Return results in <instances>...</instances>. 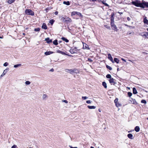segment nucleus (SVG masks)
<instances>
[{
	"mask_svg": "<svg viewBox=\"0 0 148 148\" xmlns=\"http://www.w3.org/2000/svg\"><path fill=\"white\" fill-rule=\"evenodd\" d=\"M133 5L136 6L144 8L145 7H148V2H146L143 1L142 2H140L138 1H133L132 2Z\"/></svg>",
	"mask_w": 148,
	"mask_h": 148,
	"instance_id": "f257e3e1",
	"label": "nucleus"
},
{
	"mask_svg": "<svg viewBox=\"0 0 148 148\" xmlns=\"http://www.w3.org/2000/svg\"><path fill=\"white\" fill-rule=\"evenodd\" d=\"M106 77L107 78L109 79L108 80L109 82L111 85H114L116 84V80L112 77L111 76L110 74H107L106 75Z\"/></svg>",
	"mask_w": 148,
	"mask_h": 148,
	"instance_id": "f03ea898",
	"label": "nucleus"
},
{
	"mask_svg": "<svg viewBox=\"0 0 148 148\" xmlns=\"http://www.w3.org/2000/svg\"><path fill=\"white\" fill-rule=\"evenodd\" d=\"M25 13L27 15H30L32 16L34 15V12L31 10L27 9L25 10Z\"/></svg>",
	"mask_w": 148,
	"mask_h": 148,
	"instance_id": "7ed1b4c3",
	"label": "nucleus"
},
{
	"mask_svg": "<svg viewBox=\"0 0 148 148\" xmlns=\"http://www.w3.org/2000/svg\"><path fill=\"white\" fill-rule=\"evenodd\" d=\"M111 25L112 29L116 32L118 31V29H117L116 26L114 25V23L113 22H111Z\"/></svg>",
	"mask_w": 148,
	"mask_h": 148,
	"instance_id": "20e7f679",
	"label": "nucleus"
},
{
	"mask_svg": "<svg viewBox=\"0 0 148 148\" xmlns=\"http://www.w3.org/2000/svg\"><path fill=\"white\" fill-rule=\"evenodd\" d=\"M83 48L84 49H89V48L88 45L85 43L83 42Z\"/></svg>",
	"mask_w": 148,
	"mask_h": 148,
	"instance_id": "39448f33",
	"label": "nucleus"
},
{
	"mask_svg": "<svg viewBox=\"0 0 148 148\" xmlns=\"http://www.w3.org/2000/svg\"><path fill=\"white\" fill-rule=\"evenodd\" d=\"M108 58L112 62V63H114V61L113 60V59L111 56V55L110 53L108 54Z\"/></svg>",
	"mask_w": 148,
	"mask_h": 148,
	"instance_id": "423d86ee",
	"label": "nucleus"
},
{
	"mask_svg": "<svg viewBox=\"0 0 148 148\" xmlns=\"http://www.w3.org/2000/svg\"><path fill=\"white\" fill-rule=\"evenodd\" d=\"M144 23L147 25H148V20L147 19V18L145 17L143 20Z\"/></svg>",
	"mask_w": 148,
	"mask_h": 148,
	"instance_id": "0eeeda50",
	"label": "nucleus"
},
{
	"mask_svg": "<svg viewBox=\"0 0 148 148\" xmlns=\"http://www.w3.org/2000/svg\"><path fill=\"white\" fill-rule=\"evenodd\" d=\"M146 32H142L140 33L139 34V35L142 36L143 38H145V35H146Z\"/></svg>",
	"mask_w": 148,
	"mask_h": 148,
	"instance_id": "6e6552de",
	"label": "nucleus"
},
{
	"mask_svg": "<svg viewBox=\"0 0 148 148\" xmlns=\"http://www.w3.org/2000/svg\"><path fill=\"white\" fill-rule=\"evenodd\" d=\"M66 72L68 73L72 74L73 73V69H66Z\"/></svg>",
	"mask_w": 148,
	"mask_h": 148,
	"instance_id": "1a4fd4ad",
	"label": "nucleus"
},
{
	"mask_svg": "<svg viewBox=\"0 0 148 148\" xmlns=\"http://www.w3.org/2000/svg\"><path fill=\"white\" fill-rule=\"evenodd\" d=\"M53 52L52 51H47L45 53V54L46 55H50L51 54L53 53Z\"/></svg>",
	"mask_w": 148,
	"mask_h": 148,
	"instance_id": "9d476101",
	"label": "nucleus"
},
{
	"mask_svg": "<svg viewBox=\"0 0 148 148\" xmlns=\"http://www.w3.org/2000/svg\"><path fill=\"white\" fill-rule=\"evenodd\" d=\"M8 69H5L3 73H2V74L1 75V77H3V76L6 73H7L8 71L7 70H8Z\"/></svg>",
	"mask_w": 148,
	"mask_h": 148,
	"instance_id": "9b49d317",
	"label": "nucleus"
},
{
	"mask_svg": "<svg viewBox=\"0 0 148 148\" xmlns=\"http://www.w3.org/2000/svg\"><path fill=\"white\" fill-rule=\"evenodd\" d=\"M45 40L48 43H49L52 42L51 40H50L49 38H45Z\"/></svg>",
	"mask_w": 148,
	"mask_h": 148,
	"instance_id": "f8f14e48",
	"label": "nucleus"
},
{
	"mask_svg": "<svg viewBox=\"0 0 148 148\" xmlns=\"http://www.w3.org/2000/svg\"><path fill=\"white\" fill-rule=\"evenodd\" d=\"M135 130L137 132H139L140 131V128L139 126H136L134 128Z\"/></svg>",
	"mask_w": 148,
	"mask_h": 148,
	"instance_id": "ddd939ff",
	"label": "nucleus"
},
{
	"mask_svg": "<svg viewBox=\"0 0 148 148\" xmlns=\"http://www.w3.org/2000/svg\"><path fill=\"white\" fill-rule=\"evenodd\" d=\"M127 137L130 139H133V135L131 134H129L127 135Z\"/></svg>",
	"mask_w": 148,
	"mask_h": 148,
	"instance_id": "4468645a",
	"label": "nucleus"
},
{
	"mask_svg": "<svg viewBox=\"0 0 148 148\" xmlns=\"http://www.w3.org/2000/svg\"><path fill=\"white\" fill-rule=\"evenodd\" d=\"M88 108L90 109H95L96 108V107L94 106H88Z\"/></svg>",
	"mask_w": 148,
	"mask_h": 148,
	"instance_id": "2eb2a0df",
	"label": "nucleus"
},
{
	"mask_svg": "<svg viewBox=\"0 0 148 148\" xmlns=\"http://www.w3.org/2000/svg\"><path fill=\"white\" fill-rule=\"evenodd\" d=\"M102 85L104 86L105 88H107V84L106 82H102Z\"/></svg>",
	"mask_w": 148,
	"mask_h": 148,
	"instance_id": "dca6fc26",
	"label": "nucleus"
},
{
	"mask_svg": "<svg viewBox=\"0 0 148 148\" xmlns=\"http://www.w3.org/2000/svg\"><path fill=\"white\" fill-rule=\"evenodd\" d=\"M133 93L135 94L137 93L136 90L135 88H133Z\"/></svg>",
	"mask_w": 148,
	"mask_h": 148,
	"instance_id": "f3484780",
	"label": "nucleus"
},
{
	"mask_svg": "<svg viewBox=\"0 0 148 148\" xmlns=\"http://www.w3.org/2000/svg\"><path fill=\"white\" fill-rule=\"evenodd\" d=\"M42 28L45 29H47V27L46 26V25L45 24V23H43V25L42 26Z\"/></svg>",
	"mask_w": 148,
	"mask_h": 148,
	"instance_id": "a211bd4d",
	"label": "nucleus"
},
{
	"mask_svg": "<svg viewBox=\"0 0 148 148\" xmlns=\"http://www.w3.org/2000/svg\"><path fill=\"white\" fill-rule=\"evenodd\" d=\"M73 73H79V71L77 69H73Z\"/></svg>",
	"mask_w": 148,
	"mask_h": 148,
	"instance_id": "6ab92c4d",
	"label": "nucleus"
},
{
	"mask_svg": "<svg viewBox=\"0 0 148 148\" xmlns=\"http://www.w3.org/2000/svg\"><path fill=\"white\" fill-rule=\"evenodd\" d=\"M57 52L58 53H60L63 55L65 54V53L64 52L60 50H57Z\"/></svg>",
	"mask_w": 148,
	"mask_h": 148,
	"instance_id": "aec40b11",
	"label": "nucleus"
},
{
	"mask_svg": "<svg viewBox=\"0 0 148 148\" xmlns=\"http://www.w3.org/2000/svg\"><path fill=\"white\" fill-rule=\"evenodd\" d=\"M63 4H66L68 5H69L70 4V2L69 1H64L63 2Z\"/></svg>",
	"mask_w": 148,
	"mask_h": 148,
	"instance_id": "412c9836",
	"label": "nucleus"
},
{
	"mask_svg": "<svg viewBox=\"0 0 148 148\" xmlns=\"http://www.w3.org/2000/svg\"><path fill=\"white\" fill-rule=\"evenodd\" d=\"M61 39L65 41L66 42H69V40L64 37H62Z\"/></svg>",
	"mask_w": 148,
	"mask_h": 148,
	"instance_id": "4be33fe9",
	"label": "nucleus"
},
{
	"mask_svg": "<svg viewBox=\"0 0 148 148\" xmlns=\"http://www.w3.org/2000/svg\"><path fill=\"white\" fill-rule=\"evenodd\" d=\"M76 15L79 16L80 17L82 18L83 17L82 15V14L79 12H77Z\"/></svg>",
	"mask_w": 148,
	"mask_h": 148,
	"instance_id": "5701e85b",
	"label": "nucleus"
},
{
	"mask_svg": "<svg viewBox=\"0 0 148 148\" xmlns=\"http://www.w3.org/2000/svg\"><path fill=\"white\" fill-rule=\"evenodd\" d=\"M21 66V64H18L14 65V68H17Z\"/></svg>",
	"mask_w": 148,
	"mask_h": 148,
	"instance_id": "b1692460",
	"label": "nucleus"
},
{
	"mask_svg": "<svg viewBox=\"0 0 148 148\" xmlns=\"http://www.w3.org/2000/svg\"><path fill=\"white\" fill-rule=\"evenodd\" d=\"M114 62H116L117 63H118L119 61V59L118 58H114Z\"/></svg>",
	"mask_w": 148,
	"mask_h": 148,
	"instance_id": "393cba45",
	"label": "nucleus"
},
{
	"mask_svg": "<svg viewBox=\"0 0 148 148\" xmlns=\"http://www.w3.org/2000/svg\"><path fill=\"white\" fill-rule=\"evenodd\" d=\"M77 12L74 11L71 12V15L72 16L75 15H76Z\"/></svg>",
	"mask_w": 148,
	"mask_h": 148,
	"instance_id": "a878e982",
	"label": "nucleus"
},
{
	"mask_svg": "<svg viewBox=\"0 0 148 148\" xmlns=\"http://www.w3.org/2000/svg\"><path fill=\"white\" fill-rule=\"evenodd\" d=\"M47 97V95L44 94L43 95L42 99H45Z\"/></svg>",
	"mask_w": 148,
	"mask_h": 148,
	"instance_id": "bb28decb",
	"label": "nucleus"
},
{
	"mask_svg": "<svg viewBox=\"0 0 148 148\" xmlns=\"http://www.w3.org/2000/svg\"><path fill=\"white\" fill-rule=\"evenodd\" d=\"M53 44L55 45H57L58 44L57 40H54L53 41Z\"/></svg>",
	"mask_w": 148,
	"mask_h": 148,
	"instance_id": "cd10ccee",
	"label": "nucleus"
},
{
	"mask_svg": "<svg viewBox=\"0 0 148 148\" xmlns=\"http://www.w3.org/2000/svg\"><path fill=\"white\" fill-rule=\"evenodd\" d=\"M14 0H9L8 1V3L10 4H11L14 2Z\"/></svg>",
	"mask_w": 148,
	"mask_h": 148,
	"instance_id": "c85d7f7f",
	"label": "nucleus"
},
{
	"mask_svg": "<svg viewBox=\"0 0 148 148\" xmlns=\"http://www.w3.org/2000/svg\"><path fill=\"white\" fill-rule=\"evenodd\" d=\"M65 18L64 17H62L61 19V20L62 21L64 22H65L66 21V20H65Z\"/></svg>",
	"mask_w": 148,
	"mask_h": 148,
	"instance_id": "c756f323",
	"label": "nucleus"
},
{
	"mask_svg": "<svg viewBox=\"0 0 148 148\" xmlns=\"http://www.w3.org/2000/svg\"><path fill=\"white\" fill-rule=\"evenodd\" d=\"M31 84V82L29 81H27L25 82V84L27 85H28Z\"/></svg>",
	"mask_w": 148,
	"mask_h": 148,
	"instance_id": "7c9ffc66",
	"label": "nucleus"
},
{
	"mask_svg": "<svg viewBox=\"0 0 148 148\" xmlns=\"http://www.w3.org/2000/svg\"><path fill=\"white\" fill-rule=\"evenodd\" d=\"M54 20H50L49 22L52 25L53 24V23L54 22Z\"/></svg>",
	"mask_w": 148,
	"mask_h": 148,
	"instance_id": "2f4dec72",
	"label": "nucleus"
},
{
	"mask_svg": "<svg viewBox=\"0 0 148 148\" xmlns=\"http://www.w3.org/2000/svg\"><path fill=\"white\" fill-rule=\"evenodd\" d=\"M106 67L107 69H108L110 70H111L112 69L111 67L110 66H109L108 65L106 66Z\"/></svg>",
	"mask_w": 148,
	"mask_h": 148,
	"instance_id": "473e14b6",
	"label": "nucleus"
},
{
	"mask_svg": "<svg viewBox=\"0 0 148 148\" xmlns=\"http://www.w3.org/2000/svg\"><path fill=\"white\" fill-rule=\"evenodd\" d=\"M115 105L117 107H120L121 106V105L118 103H116V104H115Z\"/></svg>",
	"mask_w": 148,
	"mask_h": 148,
	"instance_id": "72a5a7b5",
	"label": "nucleus"
},
{
	"mask_svg": "<svg viewBox=\"0 0 148 148\" xmlns=\"http://www.w3.org/2000/svg\"><path fill=\"white\" fill-rule=\"evenodd\" d=\"M141 102L144 104H146L147 103L146 101L145 100H142L141 101Z\"/></svg>",
	"mask_w": 148,
	"mask_h": 148,
	"instance_id": "f704fd0d",
	"label": "nucleus"
},
{
	"mask_svg": "<svg viewBox=\"0 0 148 148\" xmlns=\"http://www.w3.org/2000/svg\"><path fill=\"white\" fill-rule=\"evenodd\" d=\"M118 99L117 98H116L114 100V102L115 103V104H116V103H118Z\"/></svg>",
	"mask_w": 148,
	"mask_h": 148,
	"instance_id": "c9c22d12",
	"label": "nucleus"
},
{
	"mask_svg": "<svg viewBox=\"0 0 148 148\" xmlns=\"http://www.w3.org/2000/svg\"><path fill=\"white\" fill-rule=\"evenodd\" d=\"M132 94L131 92H129L128 93V95L129 97H131L132 96Z\"/></svg>",
	"mask_w": 148,
	"mask_h": 148,
	"instance_id": "e433bc0d",
	"label": "nucleus"
},
{
	"mask_svg": "<svg viewBox=\"0 0 148 148\" xmlns=\"http://www.w3.org/2000/svg\"><path fill=\"white\" fill-rule=\"evenodd\" d=\"M132 99L133 100V101L132 102V103H133V104H135V103H136V101H135V99Z\"/></svg>",
	"mask_w": 148,
	"mask_h": 148,
	"instance_id": "4c0bfd02",
	"label": "nucleus"
},
{
	"mask_svg": "<svg viewBox=\"0 0 148 148\" xmlns=\"http://www.w3.org/2000/svg\"><path fill=\"white\" fill-rule=\"evenodd\" d=\"M8 65V63L7 62H6L5 63L3 64V66H6Z\"/></svg>",
	"mask_w": 148,
	"mask_h": 148,
	"instance_id": "58836bf2",
	"label": "nucleus"
},
{
	"mask_svg": "<svg viewBox=\"0 0 148 148\" xmlns=\"http://www.w3.org/2000/svg\"><path fill=\"white\" fill-rule=\"evenodd\" d=\"M146 34H145L146 35H145V38H148V32H146Z\"/></svg>",
	"mask_w": 148,
	"mask_h": 148,
	"instance_id": "ea45409f",
	"label": "nucleus"
},
{
	"mask_svg": "<svg viewBox=\"0 0 148 148\" xmlns=\"http://www.w3.org/2000/svg\"><path fill=\"white\" fill-rule=\"evenodd\" d=\"M40 30V29L39 28H35L34 29V31H39Z\"/></svg>",
	"mask_w": 148,
	"mask_h": 148,
	"instance_id": "a19ab883",
	"label": "nucleus"
},
{
	"mask_svg": "<svg viewBox=\"0 0 148 148\" xmlns=\"http://www.w3.org/2000/svg\"><path fill=\"white\" fill-rule=\"evenodd\" d=\"M82 99L84 100H85L87 99L88 98V97H82Z\"/></svg>",
	"mask_w": 148,
	"mask_h": 148,
	"instance_id": "79ce46f5",
	"label": "nucleus"
},
{
	"mask_svg": "<svg viewBox=\"0 0 148 148\" xmlns=\"http://www.w3.org/2000/svg\"><path fill=\"white\" fill-rule=\"evenodd\" d=\"M88 61L89 62H93V60H92L89 58H88Z\"/></svg>",
	"mask_w": 148,
	"mask_h": 148,
	"instance_id": "37998d69",
	"label": "nucleus"
},
{
	"mask_svg": "<svg viewBox=\"0 0 148 148\" xmlns=\"http://www.w3.org/2000/svg\"><path fill=\"white\" fill-rule=\"evenodd\" d=\"M86 103H87L89 104L91 103V101L90 100H87L86 101Z\"/></svg>",
	"mask_w": 148,
	"mask_h": 148,
	"instance_id": "c03bdc74",
	"label": "nucleus"
},
{
	"mask_svg": "<svg viewBox=\"0 0 148 148\" xmlns=\"http://www.w3.org/2000/svg\"><path fill=\"white\" fill-rule=\"evenodd\" d=\"M17 146L15 145H14L11 147V148H16Z\"/></svg>",
	"mask_w": 148,
	"mask_h": 148,
	"instance_id": "a18cd8bd",
	"label": "nucleus"
},
{
	"mask_svg": "<svg viewBox=\"0 0 148 148\" xmlns=\"http://www.w3.org/2000/svg\"><path fill=\"white\" fill-rule=\"evenodd\" d=\"M111 22H113L114 23V19L113 17H111Z\"/></svg>",
	"mask_w": 148,
	"mask_h": 148,
	"instance_id": "49530a36",
	"label": "nucleus"
},
{
	"mask_svg": "<svg viewBox=\"0 0 148 148\" xmlns=\"http://www.w3.org/2000/svg\"><path fill=\"white\" fill-rule=\"evenodd\" d=\"M73 50H74V49H77V50H79V49H77V47H74V49H73Z\"/></svg>",
	"mask_w": 148,
	"mask_h": 148,
	"instance_id": "de8ad7c7",
	"label": "nucleus"
},
{
	"mask_svg": "<svg viewBox=\"0 0 148 148\" xmlns=\"http://www.w3.org/2000/svg\"><path fill=\"white\" fill-rule=\"evenodd\" d=\"M58 12H57V11H56V12H55V15H58Z\"/></svg>",
	"mask_w": 148,
	"mask_h": 148,
	"instance_id": "09e8293b",
	"label": "nucleus"
},
{
	"mask_svg": "<svg viewBox=\"0 0 148 148\" xmlns=\"http://www.w3.org/2000/svg\"><path fill=\"white\" fill-rule=\"evenodd\" d=\"M63 101L66 103H68V101L66 100H64Z\"/></svg>",
	"mask_w": 148,
	"mask_h": 148,
	"instance_id": "8fccbe9b",
	"label": "nucleus"
},
{
	"mask_svg": "<svg viewBox=\"0 0 148 148\" xmlns=\"http://www.w3.org/2000/svg\"><path fill=\"white\" fill-rule=\"evenodd\" d=\"M68 20H66V21H71V19L69 18H68Z\"/></svg>",
	"mask_w": 148,
	"mask_h": 148,
	"instance_id": "3c124183",
	"label": "nucleus"
},
{
	"mask_svg": "<svg viewBox=\"0 0 148 148\" xmlns=\"http://www.w3.org/2000/svg\"><path fill=\"white\" fill-rule=\"evenodd\" d=\"M70 148H78L77 147H72L71 146H69Z\"/></svg>",
	"mask_w": 148,
	"mask_h": 148,
	"instance_id": "603ef678",
	"label": "nucleus"
},
{
	"mask_svg": "<svg viewBox=\"0 0 148 148\" xmlns=\"http://www.w3.org/2000/svg\"><path fill=\"white\" fill-rule=\"evenodd\" d=\"M127 19L128 21H130L131 20V18H130L129 17H127Z\"/></svg>",
	"mask_w": 148,
	"mask_h": 148,
	"instance_id": "864d4df0",
	"label": "nucleus"
},
{
	"mask_svg": "<svg viewBox=\"0 0 148 148\" xmlns=\"http://www.w3.org/2000/svg\"><path fill=\"white\" fill-rule=\"evenodd\" d=\"M121 60H122L123 61H124V62H126V60H125V59H123V58H121Z\"/></svg>",
	"mask_w": 148,
	"mask_h": 148,
	"instance_id": "5fc2aeb1",
	"label": "nucleus"
},
{
	"mask_svg": "<svg viewBox=\"0 0 148 148\" xmlns=\"http://www.w3.org/2000/svg\"><path fill=\"white\" fill-rule=\"evenodd\" d=\"M54 71V69H51L50 71Z\"/></svg>",
	"mask_w": 148,
	"mask_h": 148,
	"instance_id": "6e6d98bb",
	"label": "nucleus"
},
{
	"mask_svg": "<svg viewBox=\"0 0 148 148\" xmlns=\"http://www.w3.org/2000/svg\"><path fill=\"white\" fill-rule=\"evenodd\" d=\"M118 13H119L120 14H123V13L122 12H119Z\"/></svg>",
	"mask_w": 148,
	"mask_h": 148,
	"instance_id": "4d7b16f0",
	"label": "nucleus"
},
{
	"mask_svg": "<svg viewBox=\"0 0 148 148\" xmlns=\"http://www.w3.org/2000/svg\"><path fill=\"white\" fill-rule=\"evenodd\" d=\"M107 28L109 29H110V27H107Z\"/></svg>",
	"mask_w": 148,
	"mask_h": 148,
	"instance_id": "13d9d810",
	"label": "nucleus"
},
{
	"mask_svg": "<svg viewBox=\"0 0 148 148\" xmlns=\"http://www.w3.org/2000/svg\"><path fill=\"white\" fill-rule=\"evenodd\" d=\"M90 148H94L92 146V147H90Z\"/></svg>",
	"mask_w": 148,
	"mask_h": 148,
	"instance_id": "bf43d9fd",
	"label": "nucleus"
},
{
	"mask_svg": "<svg viewBox=\"0 0 148 148\" xmlns=\"http://www.w3.org/2000/svg\"><path fill=\"white\" fill-rule=\"evenodd\" d=\"M99 112H101V110H100V109H99Z\"/></svg>",
	"mask_w": 148,
	"mask_h": 148,
	"instance_id": "052dcab7",
	"label": "nucleus"
},
{
	"mask_svg": "<svg viewBox=\"0 0 148 148\" xmlns=\"http://www.w3.org/2000/svg\"><path fill=\"white\" fill-rule=\"evenodd\" d=\"M92 1H96L97 0H92Z\"/></svg>",
	"mask_w": 148,
	"mask_h": 148,
	"instance_id": "680f3d73",
	"label": "nucleus"
},
{
	"mask_svg": "<svg viewBox=\"0 0 148 148\" xmlns=\"http://www.w3.org/2000/svg\"><path fill=\"white\" fill-rule=\"evenodd\" d=\"M113 15H114V14H113V15L112 14V16H111V17H113Z\"/></svg>",
	"mask_w": 148,
	"mask_h": 148,
	"instance_id": "e2e57ef3",
	"label": "nucleus"
},
{
	"mask_svg": "<svg viewBox=\"0 0 148 148\" xmlns=\"http://www.w3.org/2000/svg\"><path fill=\"white\" fill-rule=\"evenodd\" d=\"M129 61L132 62V61L131 60H129Z\"/></svg>",
	"mask_w": 148,
	"mask_h": 148,
	"instance_id": "0e129e2a",
	"label": "nucleus"
},
{
	"mask_svg": "<svg viewBox=\"0 0 148 148\" xmlns=\"http://www.w3.org/2000/svg\"><path fill=\"white\" fill-rule=\"evenodd\" d=\"M0 38H2V37H0Z\"/></svg>",
	"mask_w": 148,
	"mask_h": 148,
	"instance_id": "69168bd1",
	"label": "nucleus"
},
{
	"mask_svg": "<svg viewBox=\"0 0 148 148\" xmlns=\"http://www.w3.org/2000/svg\"><path fill=\"white\" fill-rule=\"evenodd\" d=\"M23 35H25V34L24 33H23Z\"/></svg>",
	"mask_w": 148,
	"mask_h": 148,
	"instance_id": "338daca9",
	"label": "nucleus"
},
{
	"mask_svg": "<svg viewBox=\"0 0 148 148\" xmlns=\"http://www.w3.org/2000/svg\"><path fill=\"white\" fill-rule=\"evenodd\" d=\"M46 10H48V9H47V8H46Z\"/></svg>",
	"mask_w": 148,
	"mask_h": 148,
	"instance_id": "774afa93",
	"label": "nucleus"
}]
</instances>
